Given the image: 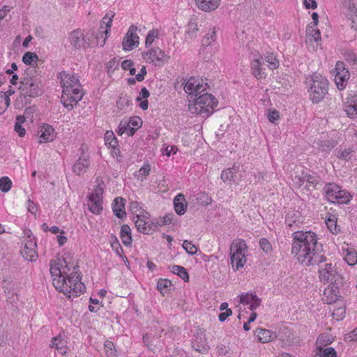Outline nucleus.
<instances>
[{"mask_svg": "<svg viewBox=\"0 0 357 357\" xmlns=\"http://www.w3.org/2000/svg\"><path fill=\"white\" fill-rule=\"evenodd\" d=\"M291 254L306 266L319 264L326 260L322 245L317 242V235L311 231H297L292 234Z\"/></svg>", "mask_w": 357, "mask_h": 357, "instance_id": "f257e3e1", "label": "nucleus"}, {"mask_svg": "<svg viewBox=\"0 0 357 357\" xmlns=\"http://www.w3.org/2000/svg\"><path fill=\"white\" fill-rule=\"evenodd\" d=\"M78 266H73V272L68 264L61 268V264L56 260L50 261V274L52 278L54 287L63 292L68 298L77 297L85 290V285L82 282L80 273L77 271Z\"/></svg>", "mask_w": 357, "mask_h": 357, "instance_id": "f03ea898", "label": "nucleus"}, {"mask_svg": "<svg viewBox=\"0 0 357 357\" xmlns=\"http://www.w3.org/2000/svg\"><path fill=\"white\" fill-rule=\"evenodd\" d=\"M35 69L33 67L26 68L20 79V96L25 100L40 96L42 93L39 86V80L33 74Z\"/></svg>", "mask_w": 357, "mask_h": 357, "instance_id": "7ed1b4c3", "label": "nucleus"}, {"mask_svg": "<svg viewBox=\"0 0 357 357\" xmlns=\"http://www.w3.org/2000/svg\"><path fill=\"white\" fill-rule=\"evenodd\" d=\"M194 102L189 105V111L202 117H208L213 112L214 107L218 105V100L212 94L205 93L197 96Z\"/></svg>", "mask_w": 357, "mask_h": 357, "instance_id": "20e7f679", "label": "nucleus"}, {"mask_svg": "<svg viewBox=\"0 0 357 357\" xmlns=\"http://www.w3.org/2000/svg\"><path fill=\"white\" fill-rule=\"evenodd\" d=\"M311 84L308 92L310 100L314 103H318L324 100L328 93V82L327 79L321 75L315 74L312 77Z\"/></svg>", "mask_w": 357, "mask_h": 357, "instance_id": "39448f33", "label": "nucleus"}, {"mask_svg": "<svg viewBox=\"0 0 357 357\" xmlns=\"http://www.w3.org/2000/svg\"><path fill=\"white\" fill-rule=\"evenodd\" d=\"M247 250V244L242 239H237L231 243L230 245V259L234 271L243 267L245 263V252Z\"/></svg>", "mask_w": 357, "mask_h": 357, "instance_id": "423d86ee", "label": "nucleus"}, {"mask_svg": "<svg viewBox=\"0 0 357 357\" xmlns=\"http://www.w3.org/2000/svg\"><path fill=\"white\" fill-rule=\"evenodd\" d=\"M326 197L331 202L338 204H347L351 199L350 194L340 187L334 184L329 183L324 188Z\"/></svg>", "mask_w": 357, "mask_h": 357, "instance_id": "0eeeda50", "label": "nucleus"}, {"mask_svg": "<svg viewBox=\"0 0 357 357\" xmlns=\"http://www.w3.org/2000/svg\"><path fill=\"white\" fill-rule=\"evenodd\" d=\"M60 79L63 91H67L69 89L70 93L74 94L79 93L84 96V92L79 83L78 77L76 75H71L66 72L60 73Z\"/></svg>", "mask_w": 357, "mask_h": 357, "instance_id": "6e6552de", "label": "nucleus"}, {"mask_svg": "<svg viewBox=\"0 0 357 357\" xmlns=\"http://www.w3.org/2000/svg\"><path fill=\"white\" fill-rule=\"evenodd\" d=\"M208 87V84L204 82L203 79L196 77H190L184 83L185 91L189 95H195V96L205 91Z\"/></svg>", "mask_w": 357, "mask_h": 357, "instance_id": "1a4fd4ad", "label": "nucleus"}, {"mask_svg": "<svg viewBox=\"0 0 357 357\" xmlns=\"http://www.w3.org/2000/svg\"><path fill=\"white\" fill-rule=\"evenodd\" d=\"M319 272V278L323 282L335 283V284L341 282L342 278L340 275L337 274L334 266L331 264H324V267H321Z\"/></svg>", "mask_w": 357, "mask_h": 357, "instance_id": "9d476101", "label": "nucleus"}, {"mask_svg": "<svg viewBox=\"0 0 357 357\" xmlns=\"http://www.w3.org/2000/svg\"><path fill=\"white\" fill-rule=\"evenodd\" d=\"M136 218L135 227L139 231L144 234H149L151 231L155 230L159 224L151 221L147 214L137 215Z\"/></svg>", "mask_w": 357, "mask_h": 357, "instance_id": "9b49d317", "label": "nucleus"}, {"mask_svg": "<svg viewBox=\"0 0 357 357\" xmlns=\"http://www.w3.org/2000/svg\"><path fill=\"white\" fill-rule=\"evenodd\" d=\"M102 189L97 187L89 197V209L94 214H99L102 210Z\"/></svg>", "mask_w": 357, "mask_h": 357, "instance_id": "f8f14e48", "label": "nucleus"}, {"mask_svg": "<svg viewBox=\"0 0 357 357\" xmlns=\"http://www.w3.org/2000/svg\"><path fill=\"white\" fill-rule=\"evenodd\" d=\"M114 16L115 13L110 11L109 13H107L101 20L100 26V33L97 36L98 40L102 38V40L100 43L101 46H102L105 43L107 34L110 31L112 19Z\"/></svg>", "mask_w": 357, "mask_h": 357, "instance_id": "ddd939ff", "label": "nucleus"}, {"mask_svg": "<svg viewBox=\"0 0 357 357\" xmlns=\"http://www.w3.org/2000/svg\"><path fill=\"white\" fill-rule=\"evenodd\" d=\"M144 58L156 66H162L167 61L169 56L160 48H153L144 53Z\"/></svg>", "mask_w": 357, "mask_h": 357, "instance_id": "4468645a", "label": "nucleus"}, {"mask_svg": "<svg viewBox=\"0 0 357 357\" xmlns=\"http://www.w3.org/2000/svg\"><path fill=\"white\" fill-rule=\"evenodd\" d=\"M192 347L193 349L200 354H206L209 349L204 332L201 329L199 330L197 335L194 336L192 340Z\"/></svg>", "mask_w": 357, "mask_h": 357, "instance_id": "2eb2a0df", "label": "nucleus"}, {"mask_svg": "<svg viewBox=\"0 0 357 357\" xmlns=\"http://www.w3.org/2000/svg\"><path fill=\"white\" fill-rule=\"evenodd\" d=\"M36 242L34 239H29L24 243V246L21 250L22 257L29 261H35L38 259V252L36 251Z\"/></svg>", "mask_w": 357, "mask_h": 357, "instance_id": "dca6fc26", "label": "nucleus"}, {"mask_svg": "<svg viewBox=\"0 0 357 357\" xmlns=\"http://www.w3.org/2000/svg\"><path fill=\"white\" fill-rule=\"evenodd\" d=\"M136 29L137 28L134 26H131L129 28L122 43L124 50L130 51L139 44V37L135 32Z\"/></svg>", "mask_w": 357, "mask_h": 357, "instance_id": "f3484780", "label": "nucleus"}, {"mask_svg": "<svg viewBox=\"0 0 357 357\" xmlns=\"http://www.w3.org/2000/svg\"><path fill=\"white\" fill-rule=\"evenodd\" d=\"M68 39L72 47L75 49H82L86 47V41L84 31L79 29L71 31Z\"/></svg>", "mask_w": 357, "mask_h": 357, "instance_id": "a211bd4d", "label": "nucleus"}, {"mask_svg": "<svg viewBox=\"0 0 357 357\" xmlns=\"http://www.w3.org/2000/svg\"><path fill=\"white\" fill-rule=\"evenodd\" d=\"M80 150L82 151V155L78 158V160L76 161V162L73 167V172L79 176L86 173L90 165L89 157L84 155L83 148L81 147Z\"/></svg>", "mask_w": 357, "mask_h": 357, "instance_id": "6ab92c4d", "label": "nucleus"}, {"mask_svg": "<svg viewBox=\"0 0 357 357\" xmlns=\"http://www.w3.org/2000/svg\"><path fill=\"white\" fill-rule=\"evenodd\" d=\"M82 95H79L77 93V94L70 93L69 89L67 90V91H63L61 102L66 108L68 110H71L73 109V103L77 104L82 100Z\"/></svg>", "mask_w": 357, "mask_h": 357, "instance_id": "aec40b11", "label": "nucleus"}, {"mask_svg": "<svg viewBox=\"0 0 357 357\" xmlns=\"http://www.w3.org/2000/svg\"><path fill=\"white\" fill-rule=\"evenodd\" d=\"M39 143L52 142L56 137V133L52 126H44L39 132Z\"/></svg>", "mask_w": 357, "mask_h": 357, "instance_id": "412c9836", "label": "nucleus"}, {"mask_svg": "<svg viewBox=\"0 0 357 357\" xmlns=\"http://www.w3.org/2000/svg\"><path fill=\"white\" fill-rule=\"evenodd\" d=\"M255 335L258 340L262 343L269 342L277 337L276 333L267 329L257 328Z\"/></svg>", "mask_w": 357, "mask_h": 357, "instance_id": "4be33fe9", "label": "nucleus"}, {"mask_svg": "<svg viewBox=\"0 0 357 357\" xmlns=\"http://www.w3.org/2000/svg\"><path fill=\"white\" fill-rule=\"evenodd\" d=\"M331 284L332 286L330 288L326 289L324 291L325 296L324 300L329 304L335 303L340 297L337 284H335V283H333Z\"/></svg>", "mask_w": 357, "mask_h": 357, "instance_id": "5701e85b", "label": "nucleus"}, {"mask_svg": "<svg viewBox=\"0 0 357 357\" xmlns=\"http://www.w3.org/2000/svg\"><path fill=\"white\" fill-rule=\"evenodd\" d=\"M125 203L126 199L121 197H116L114 200L112 204L113 212L119 218L122 219L126 215L125 211Z\"/></svg>", "mask_w": 357, "mask_h": 357, "instance_id": "b1692460", "label": "nucleus"}, {"mask_svg": "<svg viewBox=\"0 0 357 357\" xmlns=\"http://www.w3.org/2000/svg\"><path fill=\"white\" fill-rule=\"evenodd\" d=\"M344 109L348 116L354 118L357 116V96L348 99L344 103Z\"/></svg>", "mask_w": 357, "mask_h": 357, "instance_id": "393cba45", "label": "nucleus"}, {"mask_svg": "<svg viewBox=\"0 0 357 357\" xmlns=\"http://www.w3.org/2000/svg\"><path fill=\"white\" fill-rule=\"evenodd\" d=\"M174 205L176 213L179 215H183L187 208V202L184 195L182 194L177 195L174 199Z\"/></svg>", "mask_w": 357, "mask_h": 357, "instance_id": "a878e982", "label": "nucleus"}, {"mask_svg": "<svg viewBox=\"0 0 357 357\" xmlns=\"http://www.w3.org/2000/svg\"><path fill=\"white\" fill-rule=\"evenodd\" d=\"M239 171V166L234 164L231 167L227 168L222 172L221 179L224 181L236 182L235 178L236 173Z\"/></svg>", "mask_w": 357, "mask_h": 357, "instance_id": "bb28decb", "label": "nucleus"}, {"mask_svg": "<svg viewBox=\"0 0 357 357\" xmlns=\"http://www.w3.org/2000/svg\"><path fill=\"white\" fill-rule=\"evenodd\" d=\"M197 6L202 10L208 12L215 10L219 6L220 0H195Z\"/></svg>", "mask_w": 357, "mask_h": 357, "instance_id": "cd10ccee", "label": "nucleus"}, {"mask_svg": "<svg viewBox=\"0 0 357 357\" xmlns=\"http://www.w3.org/2000/svg\"><path fill=\"white\" fill-rule=\"evenodd\" d=\"M120 237L123 243L126 246L132 245V238L131 235V229L128 225H123L121 227Z\"/></svg>", "mask_w": 357, "mask_h": 357, "instance_id": "c85d7f7f", "label": "nucleus"}, {"mask_svg": "<svg viewBox=\"0 0 357 357\" xmlns=\"http://www.w3.org/2000/svg\"><path fill=\"white\" fill-rule=\"evenodd\" d=\"M150 96L149 90L146 87H143L139 92V96L136 100L140 102L139 106L143 110H146L149 107L147 98Z\"/></svg>", "mask_w": 357, "mask_h": 357, "instance_id": "c756f323", "label": "nucleus"}, {"mask_svg": "<svg viewBox=\"0 0 357 357\" xmlns=\"http://www.w3.org/2000/svg\"><path fill=\"white\" fill-rule=\"evenodd\" d=\"M136 131V129L130 127L129 123L127 121H121L117 130H116L118 135H122L124 132H126L128 136H132Z\"/></svg>", "mask_w": 357, "mask_h": 357, "instance_id": "7c9ffc66", "label": "nucleus"}, {"mask_svg": "<svg viewBox=\"0 0 357 357\" xmlns=\"http://www.w3.org/2000/svg\"><path fill=\"white\" fill-rule=\"evenodd\" d=\"M261 66L262 62L260 59H255L251 63L252 74L258 79L264 77V73L262 72Z\"/></svg>", "mask_w": 357, "mask_h": 357, "instance_id": "2f4dec72", "label": "nucleus"}, {"mask_svg": "<svg viewBox=\"0 0 357 357\" xmlns=\"http://www.w3.org/2000/svg\"><path fill=\"white\" fill-rule=\"evenodd\" d=\"M169 269L172 273L177 275L185 282H188L189 280L188 273L184 267L178 265H173L169 266Z\"/></svg>", "mask_w": 357, "mask_h": 357, "instance_id": "473e14b6", "label": "nucleus"}, {"mask_svg": "<svg viewBox=\"0 0 357 357\" xmlns=\"http://www.w3.org/2000/svg\"><path fill=\"white\" fill-rule=\"evenodd\" d=\"M303 180L306 181V185L309 190L315 188L319 183L320 178L316 175L309 174L305 172V176L303 177Z\"/></svg>", "mask_w": 357, "mask_h": 357, "instance_id": "72a5a7b5", "label": "nucleus"}, {"mask_svg": "<svg viewBox=\"0 0 357 357\" xmlns=\"http://www.w3.org/2000/svg\"><path fill=\"white\" fill-rule=\"evenodd\" d=\"M316 26H312V24L310 23L307 25L306 33L310 37V40H314L317 42L321 40V33L319 29H315Z\"/></svg>", "mask_w": 357, "mask_h": 357, "instance_id": "f704fd0d", "label": "nucleus"}, {"mask_svg": "<svg viewBox=\"0 0 357 357\" xmlns=\"http://www.w3.org/2000/svg\"><path fill=\"white\" fill-rule=\"evenodd\" d=\"M24 121H25L24 116H21V115L17 116L16 121H15V131L21 137H24L26 134V130L22 126Z\"/></svg>", "mask_w": 357, "mask_h": 357, "instance_id": "c9c22d12", "label": "nucleus"}, {"mask_svg": "<svg viewBox=\"0 0 357 357\" xmlns=\"http://www.w3.org/2000/svg\"><path fill=\"white\" fill-rule=\"evenodd\" d=\"M344 261L349 266H354L357 263V252L354 250H346V254L344 257Z\"/></svg>", "mask_w": 357, "mask_h": 357, "instance_id": "e433bc0d", "label": "nucleus"}, {"mask_svg": "<svg viewBox=\"0 0 357 357\" xmlns=\"http://www.w3.org/2000/svg\"><path fill=\"white\" fill-rule=\"evenodd\" d=\"M335 70L336 71V75L349 79L350 73L347 69L345 68L344 63L342 61H337L336 63Z\"/></svg>", "mask_w": 357, "mask_h": 357, "instance_id": "4c0bfd02", "label": "nucleus"}, {"mask_svg": "<svg viewBox=\"0 0 357 357\" xmlns=\"http://www.w3.org/2000/svg\"><path fill=\"white\" fill-rule=\"evenodd\" d=\"M38 56L31 52H26L22 56V61L26 65H32L33 63H37L38 61Z\"/></svg>", "mask_w": 357, "mask_h": 357, "instance_id": "58836bf2", "label": "nucleus"}, {"mask_svg": "<svg viewBox=\"0 0 357 357\" xmlns=\"http://www.w3.org/2000/svg\"><path fill=\"white\" fill-rule=\"evenodd\" d=\"M326 224L332 233L337 234L340 231L337 228V218L335 215H330L326 220Z\"/></svg>", "mask_w": 357, "mask_h": 357, "instance_id": "ea45409f", "label": "nucleus"}, {"mask_svg": "<svg viewBox=\"0 0 357 357\" xmlns=\"http://www.w3.org/2000/svg\"><path fill=\"white\" fill-rule=\"evenodd\" d=\"M51 347L56 348L61 354L64 355L66 354V348L63 347V343L59 337H54L50 344Z\"/></svg>", "mask_w": 357, "mask_h": 357, "instance_id": "a19ab883", "label": "nucleus"}, {"mask_svg": "<svg viewBox=\"0 0 357 357\" xmlns=\"http://www.w3.org/2000/svg\"><path fill=\"white\" fill-rule=\"evenodd\" d=\"M12 187V181L11 180L7 177L3 176L0 178V190L3 192H8Z\"/></svg>", "mask_w": 357, "mask_h": 357, "instance_id": "79ce46f5", "label": "nucleus"}, {"mask_svg": "<svg viewBox=\"0 0 357 357\" xmlns=\"http://www.w3.org/2000/svg\"><path fill=\"white\" fill-rule=\"evenodd\" d=\"M172 285V282L167 279H160L157 284V289L164 294L167 291L168 287Z\"/></svg>", "mask_w": 357, "mask_h": 357, "instance_id": "37998d69", "label": "nucleus"}, {"mask_svg": "<svg viewBox=\"0 0 357 357\" xmlns=\"http://www.w3.org/2000/svg\"><path fill=\"white\" fill-rule=\"evenodd\" d=\"M105 144L114 148L117 145V140L113 132L107 131L105 134Z\"/></svg>", "mask_w": 357, "mask_h": 357, "instance_id": "c03bdc74", "label": "nucleus"}, {"mask_svg": "<svg viewBox=\"0 0 357 357\" xmlns=\"http://www.w3.org/2000/svg\"><path fill=\"white\" fill-rule=\"evenodd\" d=\"M183 249L190 255H194L197 253V248L190 241L185 240L182 245Z\"/></svg>", "mask_w": 357, "mask_h": 357, "instance_id": "a18cd8bd", "label": "nucleus"}, {"mask_svg": "<svg viewBox=\"0 0 357 357\" xmlns=\"http://www.w3.org/2000/svg\"><path fill=\"white\" fill-rule=\"evenodd\" d=\"M257 298V296L256 294L246 293L240 296V302L243 304L250 305Z\"/></svg>", "mask_w": 357, "mask_h": 357, "instance_id": "49530a36", "label": "nucleus"}, {"mask_svg": "<svg viewBox=\"0 0 357 357\" xmlns=\"http://www.w3.org/2000/svg\"><path fill=\"white\" fill-rule=\"evenodd\" d=\"M159 35V31L157 29H153L150 31L146 36L145 44L146 47H149L153 42L154 41L155 38H158Z\"/></svg>", "mask_w": 357, "mask_h": 357, "instance_id": "de8ad7c7", "label": "nucleus"}, {"mask_svg": "<svg viewBox=\"0 0 357 357\" xmlns=\"http://www.w3.org/2000/svg\"><path fill=\"white\" fill-rule=\"evenodd\" d=\"M348 80L349 78H344V77L336 75H335V82L340 90H343L346 87Z\"/></svg>", "mask_w": 357, "mask_h": 357, "instance_id": "09e8293b", "label": "nucleus"}, {"mask_svg": "<svg viewBox=\"0 0 357 357\" xmlns=\"http://www.w3.org/2000/svg\"><path fill=\"white\" fill-rule=\"evenodd\" d=\"M260 248L264 252L268 253L272 250V246L269 241L265 238H261L259 241Z\"/></svg>", "mask_w": 357, "mask_h": 357, "instance_id": "8fccbe9b", "label": "nucleus"}, {"mask_svg": "<svg viewBox=\"0 0 357 357\" xmlns=\"http://www.w3.org/2000/svg\"><path fill=\"white\" fill-rule=\"evenodd\" d=\"M215 38H216V31H215V27H213L212 29H211V31L208 33L204 40H203V43L205 45H210V42L208 43V40H211V41H215Z\"/></svg>", "mask_w": 357, "mask_h": 357, "instance_id": "3c124183", "label": "nucleus"}, {"mask_svg": "<svg viewBox=\"0 0 357 357\" xmlns=\"http://www.w3.org/2000/svg\"><path fill=\"white\" fill-rule=\"evenodd\" d=\"M116 104L120 109H124L126 107H128L130 105L129 98L126 96L124 97H120L116 101Z\"/></svg>", "mask_w": 357, "mask_h": 357, "instance_id": "603ef678", "label": "nucleus"}, {"mask_svg": "<svg viewBox=\"0 0 357 357\" xmlns=\"http://www.w3.org/2000/svg\"><path fill=\"white\" fill-rule=\"evenodd\" d=\"M265 61L269 63V67L271 69H275L279 66L278 61L273 54L266 56Z\"/></svg>", "mask_w": 357, "mask_h": 357, "instance_id": "864d4df0", "label": "nucleus"}, {"mask_svg": "<svg viewBox=\"0 0 357 357\" xmlns=\"http://www.w3.org/2000/svg\"><path fill=\"white\" fill-rule=\"evenodd\" d=\"M150 170V165L149 164H144L139 171L138 178L142 181L145 176L149 175Z\"/></svg>", "mask_w": 357, "mask_h": 357, "instance_id": "5fc2aeb1", "label": "nucleus"}, {"mask_svg": "<svg viewBox=\"0 0 357 357\" xmlns=\"http://www.w3.org/2000/svg\"><path fill=\"white\" fill-rule=\"evenodd\" d=\"M113 238H114V241L111 242V246H112V249L114 250H115L116 253L119 256L121 257L122 256L121 253L123 252V249H122L118 239L115 236H114Z\"/></svg>", "mask_w": 357, "mask_h": 357, "instance_id": "6e6d98bb", "label": "nucleus"}, {"mask_svg": "<svg viewBox=\"0 0 357 357\" xmlns=\"http://www.w3.org/2000/svg\"><path fill=\"white\" fill-rule=\"evenodd\" d=\"M197 31V24L195 22H190L188 25V30L186 31L187 34L192 38L196 35Z\"/></svg>", "mask_w": 357, "mask_h": 357, "instance_id": "4d7b16f0", "label": "nucleus"}, {"mask_svg": "<svg viewBox=\"0 0 357 357\" xmlns=\"http://www.w3.org/2000/svg\"><path fill=\"white\" fill-rule=\"evenodd\" d=\"M270 176H268L266 172H258L254 175L255 183H261L262 181L268 180Z\"/></svg>", "mask_w": 357, "mask_h": 357, "instance_id": "13d9d810", "label": "nucleus"}, {"mask_svg": "<svg viewBox=\"0 0 357 357\" xmlns=\"http://www.w3.org/2000/svg\"><path fill=\"white\" fill-rule=\"evenodd\" d=\"M113 346V343L109 341H107L105 344V353L108 357H115L116 356V351H113L112 347Z\"/></svg>", "mask_w": 357, "mask_h": 357, "instance_id": "bf43d9fd", "label": "nucleus"}, {"mask_svg": "<svg viewBox=\"0 0 357 357\" xmlns=\"http://www.w3.org/2000/svg\"><path fill=\"white\" fill-rule=\"evenodd\" d=\"M319 357H337L335 350L332 347H328L324 349Z\"/></svg>", "mask_w": 357, "mask_h": 357, "instance_id": "052dcab7", "label": "nucleus"}, {"mask_svg": "<svg viewBox=\"0 0 357 357\" xmlns=\"http://www.w3.org/2000/svg\"><path fill=\"white\" fill-rule=\"evenodd\" d=\"M268 119L271 123H275L280 119L279 112L276 110L270 111L268 113Z\"/></svg>", "mask_w": 357, "mask_h": 357, "instance_id": "680f3d73", "label": "nucleus"}, {"mask_svg": "<svg viewBox=\"0 0 357 357\" xmlns=\"http://www.w3.org/2000/svg\"><path fill=\"white\" fill-rule=\"evenodd\" d=\"M346 60L352 65H357V55L352 52H349L346 54Z\"/></svg>", "mask_w": 357, "mask_h": 357, "instance_id": "e2e57ef3", "label": "nucleus"}, {"mask_svg": "<svg viewBox=\"0 0 357 357\" xmlns=\"http://www.w3.org/2000/svg\"><path fill=\"white\" fill-rule=\"evenodd\" d=\"M305 176V172H301V174L297 175L295 176L294 179V183L297 187H301L305 183H306L305 181L303 180V177Z\"/></svg>", "mask_w": 357, "mask_h": 357, "instance_id": "0e129e2a", "label": "nucleus"}, {"mask_svg": "<svg viewBox=\"0 0 357 357\" xmlns=\"http://www.w3.org/2000/svg\"><path fill=\"white\" fill-rule=\"evenodd\" d=\"M232 314V310L231 309H227L225 312H221L218 316V319L220 321H224L228 318L229 317L231 316Z\"/></svg>", "mask_w": 357, "mask_h": 357, "instance_id": "69168bd1", "label": "nucleus"}, {"mask_svg": "<svg viewBox=\"0 0 357 357\" xmlns=\"http://www.w3.org/2000/svg\"><path fill=\"white\" fill-rule=\"evenodd\" d=\"M344 313H345L344 309L340 307V308L337 309L336 310H335L333 312L332 315L334 318H336L337 320H340V319H342V318L344 317Z\"/></svg>", "mask_w": 357, "mask_h": 357, "instance_id": "338daca9", "label": "nucleus"}, {"mask_svg": "<svg viewBox=\"0 0 357 357\" xmlns=\"http://www.w3.org/2000/svg\"><path fill=\"white\" fill-rule=\"evenodd\" d=\"M146 75V67L144 66H143L140 69L139 73H138L137 75H135V79H137V80L138 82H142L144 79V77Z\"/></svg>", "mask_w": 357, "mask_h": 357, "instance_id": "774afa93", "label": "nucleus"}]
</instances>
